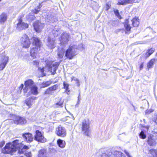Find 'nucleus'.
Masks as SVG:
<instances>
[{
  "instance_id": "8fccbe9b",
  "label": "nucleus",
  "mask_w": 157,
  "mask_h": 157,
  "mask_svg": "<svg viewBox=\"0 0 157 157\" xmlns=\"http://www.w3.org/2000/svg\"><path fill=\"white\" fill-rule=\"evenodd\" d=\"M124 152L128 157H132L129 155V153L126 150L124 151Z\"/></svg>"
},
{
  "instance_id": "4c0bfd02",
  "label": "nucleus",
  "mask_w": 157,
  "mask_h": 157,
  "mask_svg": "<svg viewBox=\"0 0 157 157\" xmlns=\"http://www.w3.org/2000/svg\"><path fill=\"white\" fill-rule=\"evenodd\" d=\"M40 6H38L36 8H35L34 10H33V13H37L40 10Z\"/></svg>"
},
{
  "instance_id": "20e7f679",
  "label": "nucleus",
  "mask_w": 157,
  "mask_h": 157,
  "mask_svg": "<svg viewBox=\"0 0 157 157\" xmlns=\"http://www.w3.org/2000/svg\"><path fill=\"white\" fill-rule=\"evenodd\" d=\"M89 124L88 122L85 120L83 121L82 124V130L83 133L86 136H90Z\"/></svg>"
},
{
  "instance_id": "4d7b16f0",
  "label": "nucleus",
  "mask_w": 157,
  "mask_h": 157,
  "mask_svg": "<svg viewBox=\"0 0 157 157\" xmlns=\"http://www.w3.org/2000/svg\"><path fill=\"white\" fill-rule=\"evenodd\" d=\"M153 136H154L155 137V140L157 141V133H156L155 134H154V135H153Z\"/></svg>"
},
{
  "instance_id": "393cba45",
  "label": "nucleus",
  "mask_w": 157,
  "mask_h": 157,
  "mask_svg": "<svg viewBox=\"0 0 157 157\" xmlns=\"http://www.w3.org/2000/svg\"><path fill=\"white\" fill-rule=\"evenodd\" d=\"M120 151H115L114 152L113 155L114 157H125L124 155Z\"/></svg>"
},
{
  "instance_id": "b1692460",
  "label": "nucleus",
  "mask_w": 157,
  "mask_h": 157,
  "mask_svg": "<svg viewBox=\"0 0 157 157\" xmlns=\"http://www.w3.org/2000/svg\"><path fill=\"white\" fill-rule=\"evenodd\" d=\"M57 143L59 146L61 148H63L66 145L65 142L62 140L59 139L57 140Z\"/></svg>"
},
{
  "instance_id": "bb28decb",
  "label": "nucleus",
  "mask_w": 157,
  "mask_h": 157,
  "mask_svg": "<svg viewBox=\"0 0 157 157\" xmlns=\"http://www.w3.org/2000/svg\"><path fill=\"white\" fill-rule=\"evenodd\" d=\"M46 150L44 149H41L39 151L38 157H44V154Z\"/></svg>"
},
{
  "instance_id": "ea45409f",
  "label": "nucleus",
  "mask_w": 157,
  "mask_h": 157,
  "mask_svg": "<svg viewBox=\"0 0 157 157\" xmlns=\"http://www.w3.org/2000/svg\"><path fill=\"white\" fill-rule=\"evenodd\" d=\"M63 88L66 90V91H67L68 89L69 85L68 84L66 83L65 82H63Z\"/></svg>"
},
{
  "instance_id": "a19ab883",
  "label": "nucleus",
  "mask_w": 157,
  "mask_h": 157,
  "mask_svg": "<svg viewBox=\"0 0 157 157\" xmlns=\"http://www.w3.org/2000/svg\"><path fill=\"white\" fill-rule=\"evenodd\" d=\"M118 5H126L124 0H119L117 4Z\"/></svg>"
},
{
  "instance_id": "603ef678",
  "label": "nucleus",
  "mask_w": 157,
  "mask_h": 157,
  "mask_svg": "<svg viewBox=\"0 0 157 157\" xmlns=\"http://www.w3.org/2000/svg\"><path fill=\"white\" fill-rule=\"evenodd\" d=\"M135 1V0H128V4L132 3Z\"/></svg>"
},
{
  "instance_id": "13d9d810",
  "label": "nucleus",
  "mask_w": 157,
  "mask_h": 157,
  "mask_svg": "<svg viewBox=\"0 0 157 157\" xmlns=\"http://www.w3.org/2000/svg\"><path fill=\"white\" fill-rule=\"evenodd\" d=\"M126 4H128V0H124Z\"/></svg>"
},
{
  "instance_id": "a18cd8bd",
  "label": "nucleus",
  "mask_w": 157,
  "mask_h": 157,
  "mask_svg": "<svg viewBox=\"0 0 157 157\" xmlns=\"http://www.w3.org/2000/svg\"><path fill=\"white\" fill-rule=\"evenodd\" d=\"M32 63L33 65L36 66H37L39 64V62L38 60L34 61Z\"/></svg>"
},
{
  "instance_id": "69168bd1",
  "label": "nucleus",
  "mask_w": 157,
  "mask_h": 157,
  "mask_svg": "<svg viewBox=\"0 0 157 157\" xmlns=\"http://www.w3.org/2000/svg\"><path fill=\"white\" fill-rule=\"evenodd\" d=\"M143 121L144 122V123H145V120L144 119H143Z\"/></svg>"
},
{
  "instance_id": "052dcab7",
  "label": "nucleus",
  "mask_w": 157,
  "mask_h": 157,
  "mask_svg": "<svg viewBox=\"0 0 157 157\" xmlns=\"http://www.w3.org/2000/svg\"><path fill=\"white\" fill-rule=\"evenodd\" d=\"M145 128H146L147 129H148L149 128V126H145Z\"/></svg>"
},
{
  "instance_id": "3c124183",
  "label": "nucleus",
  "mask_w": 157,
  "mask_h": 157,
  "mask_svg": "<svg viewBox=\"0 0 157 157\" xmlns=\"http://www.w3.org/2000/svg\"><path fill=\"white\" fill-rule=\"evenodd\" d=\"M80 100V96H78V101H77V103L76 105H77L79 104Z\"/></svg>"
},
{
  "instance_id": "e433bc0d",
  "label": "nucleus",
  "mask_w": 157,
  "mask_h": 157,
  "mask_svg": "<svg viewBox=\"0 0 157 157\" xmlns=\"http://www.w3.org/2000/svg\"><path fill=\"white\" fill-rule=\"evenodd\" d=\"M155 51V49L151 48L150 49L148 50L147 52V55L148 56H150Z\"/></svg>"
},
{
  "instance_id": "412c9836",
  "label": "nucleus",
  "mask_w": 157,
  "mask_h": 157,
  "mask_svg": "<svg viewBox=\"0 0 157 157\" xmlns=\"http://www.w3.org/2000/svg\"><path fill=\"white\" fill-rule=\"evenodd\" d=\"M36 99V98L34 96H31L25 100L26 104L29 106H31L33 102V101Z\"/></svg>"
},
{
  "instance_id": "c03bdc74",
  "label": "nucleus",
  "mask_w": 157,
  "mask_h": 157,
  "mask_svg": "<svg viewBox=\"0 0 157 157\" xmlns=\"http://www.w3.org/2000/svg\"><path fill=\"white\" fill-rule=\"evenodd\" d=\"M153 111L154 110L153 109H149L147 110L146 111L145 113L147 114H149Z\"/></svg>"
},
{
  "instance_id": "cd10ccee",
  "label": "nucleus",
  "mask_w": 157,
  "mask_h": 157,
  "mask_svg": "<svg viewBox=\"0 0 157 157\" xmlns=\"http://www.w3.org/2000/svg\"><path fill=\"white\" fill-rule=\"evenodd\" d=\"M52 82L50 81L44 82L41 84L42 88H45L49 86L52 83Z\"/></svg>"
},
{
  "instance_id": "37998d69",
  "label": "nucleus",
  "mask_w": 157,
  "mask_h": 157,
  "mask_svg": "<svg viewBox=\"0 0 157 157\" xmlns=\"http://www.w3.org/2000/svg\"><path fill=\"white\" fill-rule=\"evenodd\" d=\"M73 80L76 82V83L77 84V86L78 87H79L80 85V84L79 80L78 78H74Z\"/></svg>"
},
{
  "instance_id": "f8f14e48",
  "label": "nucleus",
  "mask_w": 157,
  "mask_h": 157,
  "mask_svg": "<svg viewBox=\"0 0 157 157\" xmlns=\"http://www.w3.org/2000/svg\"><path fill=\"white\" fill-rule=\"evenodd\" d=\"M44 138L41 132L39 130L36 132V135L34 136V140L38 142H43L44 141Z\"/></svg>"
},
{
  "instance_id": "6ab92c4d",
  "label": "nucleus",
  "mask_w": 157,
  "mask_h": 157,
  "mask_svg": "<svg viewBox=\"0 0 157 157\" xmlns=\"http://www.w3.org/2000/svg\"><path fill=\"white\" fill-rule=\"evenodd\" d=\"M38 48L36 47H34L32 48L30 50V55L33 58H36L37 54Z\"/></svg>"
},
{
  "instance_id": "864d4df0",
  "label": "nucleus",
  "mask_w": 157,
  "mask_h": 157,
  "mask_svg": "<svg viewBox=\"0 0 157 157\" xmlns=\"http://www.w3.org/2000/svg\"><path fill=\"white\" fill-rule=\"evenodd\" d=\"M110 21L111 22V23L112 24L113 26H115V25L116 24L115 23L116 22V21Z\"/></svg>"
},
{
  "instance_id": "4be33fe9",
  "label": "nucleus",
  "mask_w": 157,
  "mask_h": 157,
  "mask_svg": "<svg viewBox=\"0 0 157 157\" xmlns=\"http://www.w3.org/2000/svg\"><path fill=\"white\" fill-rule=\"evenodd\" d=\"M128 20L126 19L124 23V27L125 28V30L127 32L130 31L131 28V27L130 26Z\"/></svg>"
},
{
  "instance_id": "7ed1b4c3",
  "label": "nucleus",
  "mask_w": 157,
  "mask_h": 157,
  "mask_svg": "<svg viewBox=\"0 0 157 157\" xmlns=\"http://www.w3.org/2000/svg\"><path fill=\"white\" fill-rule=\"evenodd\" d=\"M59 65V62H55L53 64H52L51 62L47 63V66L48 71L52 72V75H55Z\"/></svg>"
},
{
  "instance_id": "2eb2a0df",
  "label": "nucleus",
  "mask_w": 157,
  "mask_h": 157,
  "mask_svg": "<svg viewBox=\"0 0 157 157\" xmlns=\"http://www.w3.org/2000/svg\"><path fill=\"white\" fill-rule=\"evenodd\" d=\"M31 40L32 41V44L33 45L35 46V47L37 48H39L41 45L42 43L40 40L38 38L33 37L31 39Z\"/></svg>"
},
{
  "instance_id": "de8ad7c7",
  "label": "nucleus",
  "mask_w": 157,
  "mask_h": 157,
  "mask_svg": "<svg viewBox=\"0 0 157 157\" xmlns=\"http://www.w3.org/2000/svg\"><path fill=\"white\" fill-rule=\"evenodd\" d=\"M5 141H3L0 143V148L2 147L5 144Z\"/></svg>"
},
{
  "instance_id": "c85d7f7f",
  "label": "nucleus",
  "mask_w": 157,
  "mask_h": 157,
  "mask_svg": "<svg viewBox=\"0 0 157 157\" xmlns=\"http://www.w3.org/2000/svg\"><path fill=\"white\" fill-rule=\"evenodd\" d=\"M155 61V59H152L148 63L147 67L148 69L152 67Z\"/></svg>"
},
{
  "instance_id": "09e8293b",
  "label": "nucleus",
  "mask_w": 157,
  "mask_h": 157,
  "mask_svg": "<svg viewBox=\"0 0 157 157\" xmlns=\"http://www.w3.org/2000/svg\"><path fill=\"white\" fill-rule=\"evenodd\" d=\"M29 148V147L26 145H24L22 149L24 150H27Z\"/></svg>"
},
{
  "instance_id": "f704fd0d",
  "label": "nucleus",
  "mask_w": 157,
  "mask_h": 157,
  "mask_svg": "<svg viewBox=\"0 0 157 157\" xmlns=\"http://www.w3.org/2000/svg\"><path fill=\"white\" fill-rule=\"evenodd\" d=\"M58 87V85L57 84H56L54 85L53 86H51L50 87V89L51 90V91H55L56 90Z\"/></svg>"
},
{
  "instance_id": "473e14b6",
  "label": "nucleus",
  "mask_w": 157,
  "mask_h": 157,
  "mask_svg": "<svg viewBox=\"0 0 157 157\" xmlns=\"http://www.w3.org/2000/svg\"><path fill=\"white\" fill-rule=\"evenodd\" d=\"M115 14L117 17L121 19L122 18V17L120 15L119 10H113Z\"/></svg>"
},
{
  "instance_id": "a211bd4d",
  "label": "nucleus",
  "mask_w": 157,
  "mask_h": 157,
  "mask_svg": "<svg viewBox=\"0 0 157 157\" xmlns=\"http://www.w3.org/2000/svg\"><path fill=\"white\" fill-rule=\"evenodd\" d=\"M55 39L53 38L52 39L50 37H48V39L47 45L51 49L53 48L55 46Z\"/></svg>"
},
{
  "instance_id": "0eeeda50",
  "label": "nucleus",
  "mask_w": 157,
  "mask_h": 157,
  "mask_svg": "<svg viewBox=\"0 0 157 157\" xmlns=\"http://www.w3.org/2000/svg\"><path fill=\"white\" fill-rule=\"evenodd\" d=\"M55 133L58 136L61 137H65L67 134L66 129L60 125L56 128Z\"/></svg>"
},
{
  "instance_id": "dca6fc26",
  "label": "nucleus",
  "mask_w": 157,
  "mask_h": 157,
  "mask_svg": "<svg viewBox=\"0 0 157 157\" xmlns=\"http://www.w3.org/2000/svg\"><path fill=\"white\" fill-rule=\"evenodd\" d=\"M9 59V57L8 56H5L2 58V60L0 64V70H3L6 67L7 63Z\"/></svg>"
},
{
  "instance_id": "6e6d98bb",
  "label": "nucleus",
  "mask_w": 157,
  "mask_h": 157,
  "mask_svg": "<svg viewBox=\"0 0 157 157\" xmlns=\"http://www.w3.org/2000/svg\"><path fill=\"white\" fill-rule=\"evenodd\" d=\"M106 6H107L106 10H108L110 8V6H109V5L107 4H106Z\"/></svg>"
},
{
  "instance_id": "f257e3e1",
  "label": "nucleus",
  "mask_w": 157,
  "mask_h": 157,
  "mask_svg": "<svg viewBox=\"0 0 157 157\" xmlns=\"http://www.w3.org/2000/svg\"><path fill=\"white\" fill-rule=\"evenodd\" d=\"M21 147L22 144L20 143L18 140H16L12 143L6 144L5 147L2 149V152L5 154H11L15 152L17 149L19 148L18 153L21 154L24 152L22 149H21Z\"/></svg>"
},
{
  "instance_id": "6e6552de",
  "label": "nucleus",
  "mask_w": 157,
  "mask_h": 157,
  "mask_svg": "<svg viewBox=\"0 0 157 157\" xmlns=\"http://www.w3.org/2000/svg\"><path fill=\"white\" fill-rule=\"evenodd\" d=\"M18 23L17 24L16 29L19 31L28 28L29 25L26 23L23 22L22 20L20 18L18 20Z\"/></svg>"
},
{
  "instance_id": "5701e85b",
  "label": "nucleus",
  "mask_w": 157,
  "mask_h": 157,
  "mask_svg": "<svg viewBox=\"0 0 157 157\" xmlns=\"http://www.w3.org/2000/svg\"><path fill=\"white\" fill-rule=\"evenodd\" d=\"M139 19L138 17H135L132 20V25L133 27H137L139 24Z\"/></svg>"
},
{
  "instance_id": "7c9ffc66",
  "label": "nucleus",
  "mask_w": 157,
  "mask_h": 157,
  "mask_svg": "<svg viewBox=\"0 0 157 157\" xmlns=\"http://www.w3.org/2000/svg\"><path fill=\"white\" fill-rule=\"evenodd\" d=\"M112 154V152H108V151H106L105 153H103L102 154L101 157H108L110 156Z\"/></svg>"
},
{
  "instance_id": "79ce46f5",
  "label": "nucleus",
  "mask_w": 157,
  "mask_h": 157,
  "mask_svg": "<svg viewBox=\"0 0 157 157\" xmlns=\"http://www.w3.org/2000/svg\"><path fill=\"white\" fill-rule=\"evenodd\" d=\"M51 90L50 89V88H49L45 90L44 94H51Z\"/></svg>"
},
{
  "instance_id": "9d476101",
  "label": "nucleus",
  "mask_w": 157,
  "mask_h": 157,
  "mask_svg": "<svg viewBox=\"0 0 157 157\" xmlns=\"http://www.w3.org/2000/svg\"><path fill=\"white\" fill-rule=\"evenodd\" d=\"M34 82L32 79H29L25 81V88L23 89L24 93H26L33 85Z\"/></svg>"
},
{
  "instance_id": "bf43d9fd",
  "label": "nucleus",
  "mask_w": 157,
  "mask_h": 157,
  "mask_svg": "<svg viewBox=\"0 0 157 157\" xmlns=\"http://www.w3.org/2000/svg\"><path fill=\"white\" fill-rule=\"evenodd\" d=\"M24 87V85L23 84H21V86L20 87V88H21V89H22Z\"/></svg>"
},
{
  "instance_id": "49530a36",
  "label": "nucleus",
  "mask_w": 157,
  "mask_h": 157,
  "mask_svg": "<svg viewBox=\"0 0 157 157\" xmlns=\"http://www.w3.org/2000/svg\"><path fill=\"white\" fill-rule=\"evenodd\" d=\"M39 71L41 73H43L42 77L45 76V74H44V68L40 69Z\"/></svg>"
},
{
  "instance_id": "0e129e2a",
  "label": "nucleus",
  "mask_w": 157,
  "mask_h": 157,
  "mask_svg": "<svg viewBox=\"0 0 157 157\" xmlns=\"http://www.w3.org/2000/svg\"><path fill=\"white\" fill-rule=\"evenodd\" d=\"M80 92H79L78 94V96H80Z\"/></svg>"
},
{
  "instance_id": "423d86ee",
  "label": "nucleus",
  "mask_w": 157,
  "mask_h": 157,
  "mask_svg": "<svg viewBox=\"0 0 157 157\" xmlns=\"http://www.w3.org/2000/svg\"><path fill=\"white\" fill-rule=\"evenodd\" d=\"M70 39L69 34L66 32H63L59 38L61 45H65L67 44Z\"/></svg>"
},
{
  "instance_id": "39448f33",
  "label": "nucleus",
  "mask_w": 157,
  "mask_h": 157,
  "mask_svg": "<svg viewBox=\"0 0 157 157\" xmlns=\"http://www.w3.org/2000/svg\"><path fill=\"white\" fill-rule=\"evenodd\" d=\"M21 44L23 47L28 48L30 47L31 42L27 35H23L21 38Z\"/></svg>"
},
{
  "instance_id": "9b49d317",
  "label": "nucleus",
  "mask_w": 157,
  "mask_h": 157,
  "mask_svg": "<svg viewBox=\"0 0 157 157\" xmlns=\"http://www.w3.org/2000/svg\"><path fill=\"white\" fill-rule=\"evenodd\" d=\"M33 27L36 32H40L43 28L44 24L41 23L39 21H37L34 23Z\"/></svg>"
},
{
  "instance_id": "e2e57ef3",
  "label": "nucleus",
  "mask_w": 157,
  "mask_h": 157,
  "mask_svg": "<svg viewBox=\"0 0 157 157\" xmlns=\"http://www.w3.org/2000/svg\"><path fill=\"white\" fill-rule=\"evenodd\" d=\"M151 152L152 151H153L154 152H155V151L154 150L152 149L151 150H150Z\"/></svg>"
},
{
  "instance_id": "c756f323",
  "label": "nucleus",
  "mask_w": 157,
  "mask_h": 157,
  "mask_svg": "<svg viewBox=\"0 0 157 157\" xmlns=\"http://www.w3.org/2000/svg\"><path fill=\"white\" fill-rule=\"evenodd\" d=\"M35 18V17L31 13H29L26 16V18L29 21H31Z\"/></svg>"
},
{
  "instance_id": "a878e982",
  "label": "nucleus",
  "mask_w": 157,
  "mask_h": 157,
  "mask_svg": "<svg viewBox=\"0 0 157 157\" xmlns=\"http://www.w3.org/2000/svg\"><path fill=\"white\" fill-rule=\"evenodd\" d=\"M59 29L58 28V27L57 26H56L54 29H53L52 31V33L54 34V36L55 37L57 36L59 34L58 31Z\"/></svg>"
},
{
  "instance_id": "f3484780",
  "label": "nucleus",
  "mask_w": 157,
  "mask_h": 157,
  "mask_svg": "<svg viewBox=\"0 0 157 157\" xmlns=\"http://www.w3.org/2000/svg\"><path fill=\"white\" fill-rule=\"evenodd\" d=\"M22 136L25 140L28 143H30L33 141V137L32 135L29 133L23 134Z\"/></svg>"
},
{
  "instance_id": "680f3d73",
  "label": "nucleus",
  "mask_w": 157,
  "mask_h": 157,
  "mask_svg": "<svg viewBox=\"0 0 157 157\" xmlns=\"http://www.w3.org/2000/svg\"><path fill=\"white\" fill-rule=\"evenodd\" d=\"M65 92H67V94H69V93L70 92L69 90H67V91H65Z\"/></svg>"
},
{
  "instance_id": "c9c22d12",
  "label": "nucleus",
  "mask_w": 157,
  "mask_h": 157,
  "mask_svg": "<svg viewBox=\"0 0 157 157\" xmlns=\"http://www.w3.org/2000/svg\"><path fill=\"white\" fill-rule=\"evenodd\" d=\"M64 55V52L63 50H61L58 53V56L60 58H63Z\"/></svg>"
},
{
  "instance_id": "2f4dec72",
  "label": "nucleus",
  "mask_w": 157,
  "mask_h": 157,
  "mask_svg": "<svg viewBox=\"0 0 157 157\" xmlns=\"http://www.w3.org/2000/svg\"><path fill=\"white\" fill-rule=\"evenodd\" d=\"M140 137L143 139H144L146 138V135L144 133V132L142 131L139 134Z\"/></svg>"
},
{
  "instance_id": "1a4fd4ad",
  "label": "nucleus",
  "mask_w": 157,
  "mask_h": 157,
  "mask_svg": "<svg viewBox=\"0 0 157 157\" xmlns=\"http://www.w3.org/2000/svg\"><path fill=\"white\" fill-rule=\"evenodd\" d=\"M14 123L16 124L22 125L26 123V119L22 117L14 116L13 119Z\"/></svg>"
},
{
  "instance_id": "4468645a",
  "label": "nucleus",
  "mask_w": 157,
  "mask_h": 157,
  "mask_svg": "<svg viewBox=\"0 0 157 157\" xmlns=\"http://www.w3.org/2000/svg\"><path fill=\"white\" fill-rule=\"evenodd\" d=\"M155 137L153 135H150L148 136L147 142L150 146H155L157 144V141L155 139Z\"/></svg>"
},
{
  "instance_id": "f03ea898",
  "label": "nucleus",
  "mask_w": 157,
  "mask_h": 157,
  "mask_svg": "<svg viewBox=\"0 0 157 157\" xmlns=\"http://www.w3.org/2000/svg\"><path fill=\"white\" fill-rule=\"evenodd\" d=\"M77 46L75 45H70L66 51L65 56L70 59H72L73 57L77 55L76 51Z\"/></svg>"
},
{
  "instance_id": "774afa93",
  "label": "nucleus",
  "mask_w": 157,
  "mask_h": 157,
  "mask_svg": "<svg viewBox=\"0 0 157 157\" xmlns=\"http://www.w3.org/2000/svg\"><path fill=\"white\" fill-rule=\"evenodd\" d=\"M19 157H23V156H21Z\"/></svg>"
},
{
  "instance_id": "58836bf2",
  "label": "nucleus",
  "mask_w": 157,
  "mask_h": 157,
  "mask_svg": "<svg viewBox=\"0 0 157 157\" xmlns=\"http://www.w3.org/2000/svg\"><path fill=\"white\" fill-rule=\"evenodd\" d=\"M77 49H78L81 51L83 50L84 49V48L83 47V44H81L79 45H78V47L77 46Z\"/></svg>"
},
{
  "instance_id": "72a5a7b5",
  "label": "nucleus",
  "mask_w": 157,
  "mask_h": 157,
  "mask_svg": "<svg viewBox=\"0 0 157 157\" xmlns=\"http://www.w3.org/2000/svg\"><path fill=\"white\" fill-rule=\"evenodd\" d=\"M63 101L61 100V99H60L59 101L57 102L56 104V106H57V107H58L59 106H60L61 107H63L62 106L63 105Z\"/></svg>"
},
{
  "instance_id": "5fc2aeb1",
  "label": "nucleus",
  "mask_w": 157,
  "mask_h": 157,
  "mask_svg": "<svg viewBox=\"0 0 157 157\" xmlns=\"http://www.w3.org/2000/svg\"><path fill=\"white\" fill-rule=\"evenodd\" d=\"M144 66V63H141V64L140 65V70H141L143 67Z\"/></svg>"
},
{
  "instance_id": "aec40b11",
  "label": "nucleus",
  "mask_w": 157,
  "mask_h": 157,
  "mask_svg": "<svg viewBox=\"0 0 157 157\" xmlns=\"http://www.w3.org/2000/svg\"><path fill=\"white\" fill-rule=\"evenodd\" d=\"M7 15L5 13H2L0 15V23L3 24L7 20Z\"/></svg>"
},
{
  "instance_id": "338daca9",
  "label": "nucleus",
  "mask_w": 157,
  "mask_h": 157,
  "mask_svg": "<svg viewBox=\"0 0 157 157\" xmlns=\"http://www.w3.org/2000/svg\"><path fill=\"white\" fill-rule=\"evenodd\" d=\"M142 127H144V128H145V126L143 125V126H142Z\"/></svg>"
},
{
  "instance_id": "ddd939ff",
  "label": "nucleus",
  "mask_w": 157,
  "mask_h": 157,
  "mask_svg": "<svg viewBox=\"0 0 157 157\" xmlns=\"http://www.w3.org/2000/svg\"><path fill=\"white\" fill-rule=\"evenodd\" d=\"M29 89V91L27 94V97L29 96L31 94L37 95L39 93L38 87L35 85H33Z\"/></svg>"
}]
</instances>
